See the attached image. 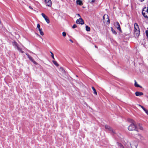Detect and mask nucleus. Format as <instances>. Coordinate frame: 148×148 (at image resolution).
<instances>
[{
    "label": "nucleus",
    "mask_w": 148,
    "mask_h": 148,
    "mask_svg": "<svg viewBox=\"0 0 148 148\" xmlns=\"http://www.w3.org/2000/svg\"><path fill=\"white\" fill-rule=\"evenodd\" d=\"M128 121L132 123L128 127V129L129 130L132 131L135 130L136 131V127L135 122L132 119H129Z\"/></svg>",
    "instance_id": "1"
},
{
    "label": "nucleus",
    "mask_w": 148,
    "mask_h": 148,
    "mask_svg": "<svg viewBox=\"0 0 148 148\" xmlns=\"http://www.w3.org/2000/svg\"><path fill=\"white\" fill-rule=\"evenodd\" d=\"M142 13L144 17L148 18V7H145L142 10Z\"/></svg>",
    "instance_id": "2"
},
{
    "label": "nucleus",
    "mask_w": 148,
    "mask_h": 148,
    "mask_svg": "<svg viewBox=\"0 0 148 148\" xmlns=\"http://www.w3.org/2000/svg\"><path fill=\"white\" fill-rule=\"evenodd\" d=\"M134 29H135V34H136L137 37L139 36L140 34L139 28L138 24L135 23L134 25Z\"/></svg>",
    "instance_id": "3"
},
{
    "label": "nucleus",
    "mask_w": 148,
    "mask_h": 148,
    "mask_svg": "<svg viewBox=\"0 0 148 148\" xmlns=\"http://www.w3.org/2000/svg\"><path fill=\"white\" fill-rule=\"evenodd\" d=\"M13 45L14 46L15 48H16L17 50L22 53H23L24 52L18 46V44L17 43L14 41L12 42Z\"/></svg>",
    "instance_id": "4"
},
{
    "label": "nucleus",
    "mask_w": 148,
    "mask_h": 148,
    "mask_svg": "<svg viewBox=\"0 0 148 148\" xmlns=\"http://www.w3.org/2000/svg\"><path fill=\"white\" fill-rule=\"evenodd\" d=\"M105 128L107 130L109 131V132L110 133H115V131L112 128L110 127L108 125H105Z\"/></svg>",
    "instance_id": "5"
},
{
    "label": "nucleus",
    "mask_w": 148,
    "mask_h": 148,
    "mask_svg": "<svg viewBox=\"0 0 148 148\" xmlns=\"http://www.w3.org/2000/svg\"><path fill=\"white\" fill-rule=\"evenodd\" d=\"M136 131L137 132H138V129L143 130V128L142 125L140 124V123L136 124Z\"/></svg>",
    "instance_id": "6"
},
{
    "label": "nucleus",
    "mask_w": 148,
    "mask_h": 148,
    "mask_svg": "<svg viewBox=\"0 0 148 148\" xmlns=\"http://www.w3.org/2000/svg\"><path fill=\"white\" fill-rule=\"evenodd\" d=\"M76 23L78 24H81L83 25L84 23V20L81 18H79V19H77L76 21Z\"/></svg>",
    "instance_id": "7"
},
{
    "label": "nucleus",
    "mask_w": 148,
    "mask_h": 148,
    "mask_svg": "<svg viewBox=\"0 0 148 148\" xmlns=\"http://www.w3.org/2000/svg\"><path fill=\"white\" fill-rule=\"evenodd\" d=\"M42 16L45 18V20L47 23H49L50 22L49 20L48 17L46 16L45 14L43 13L41 14Z\"/></svg>",
    "instance_id": "8"
},
{
    "label": "nucleus",
    "mask_w": 148,
    "mask_h": 148,
    "mask_svg": "<svg viewBox=\"0 0 148 148\" xmlns=\"http://www.w3.org/2000/svg\"><path fill=\"white\" fill-rule=\"evenodd\" d=\"M28 57L29 58V59L34 64H37V63L34 60L33 58L28 54L27 53L26 54Z\"/></svg>",
    "instance_id": "9"
},
{
    "label": "nucleus",
    "mask_w": 148,
    "mask_h": 148,
    "mask_svg": "<svg viewBox=\"0 0 148 148\" xmlns=\"http://www.w3.org/2000/svg\"><path fill=\"white\" fill-rule=\"evenodd\" d=\"M114 24L115 27L117 28V29L118 30H119V31L121 30V29L120 27V24L118 22H116L114 23Z\"/></svg>",
    "instance_id": "10"
},
{
    "label": "nucleus",
    "mask_w": 148,
    "mask_h": 148,
    "mask_svg": "<svg viewBox=\"0 0 148 148\" xmlns=\"http://www.w3.org/2000/svg\"><path fill=\"white\" fill-rule=\"evenodd\" d=\"M45 1L48 6L49 7L51 6L52 2L51 0H45Z\"/></svg>",
    "instance_id": "11"
},
{
    "label": "nucleus",
    "mask_w": 148,
    "mask_h": 148,
    "mask_svg": "<svg viewBox=\"0 0 148 148\" xmlns=\"http://www.w3.org/2000/svg\"><path fill=\"white\" fill-rule=\"evenodd\" d=\"M107 17V18L108 19L107 22L109 23H110V20L109 18V17L107 15H105L103 17V21L105 22L106 21L105 20V17Z\"/></svg>",
    "instance_id": "12"
},
{
    "label": "nucleus",
    "mask_w": 148,
    "mask_h": 148,
    "mask_svg": "<svg viewBox=\"0 0 148 148\" xmlns=\"http://www.w3.org/2000/svg\"><path fill=\"white\" fill-rule=\"evenodd\" d=\"M136 95L137 96H140L142 95H143V93L139 92H135Z\"/></svg>",
    "instance_id": "13"
},
{
    "label": "nucleus",
    "mask_w": 148,
    "mask_h": 148,
    "mask_svg": "<svg viewBox=\"0 0 148 148\" xmlns=\"http://www.w3.org/2000/svg\"><path fill=\"white\" fill-rule=\"evenodd\" d=\"M76 2L77 4L79 5H82V1L80 0H77Z\"/></svg>",
    "instance_id": "14"
},
{
    "label": "nucleus",
    "mask_w": 148,
    "mask_h": 148,
    "mask_svg": "<svg viewBox=\"0 0 148 148\" xmlns=\"http://www.w3.org/2000/svg\"><path fill=\"white\" fill-rule=\"evenodd\" d=\"M136 136H136V138H143V136H142V135L140 134H136Z\"/></svg>",
    "instance_id": "15"
},
{
    "label": "nucleus",
    "mask_w": 148,
    "mask_h": 148,
    "mask_svg": "<svg viewBox=\"0 0 148 148\" xmlns=\"http://www.w3.org/2000/svg\"><path fill=\"white\" fill-rule=\"evenodd\" d=\"M92 90H93V91H94V94H95V95H97V91H96L95 89L94 88V87L92 86Z\"/></svg>",
    "instance_id": "16"
},
{
    "label": "nucleus",
    "mask_w": 148,
    "mask_h": 148,
    "mask_svg": "<svg viewBox=\"0 0 148 148\" xmlns=\"http://www.w3.org/2000/svg\"><path fill=\"white\" fill-rule=\"evenodd\" d=\"M39 31L41 35L43 36L44 34L43 32L42 31V29H39Z\"/></svg>",
    "instance_id": "17"
},
{
    "label": "nucleus",
    "mask_w": 148,
    "mask_h": 148,
    "mask_svg": "<svg viewBox=\"0 0 148 148\" xmlns=\"http://www.w3.org/2000/svg\"><path fill=\"white\" fill-rule=\"evenodd\" d=\"M134 85L136 87H140L141 88V87L139 86L138 84L136 81V80H135V84H134Z\"/></svg>",
    "instance_id": "18"
},
{
    "label": "nucleus",
    "mask_w": 148,
    "mask_h": 148,
    "mask_svg": "<svg viewBox=\"0 0 148 148\" xmlns=\"http://www.w3.org/2000/svg\"><path fill=\"white\" fill-rule=\"evenodd\" d=\"M117 145L120 148L121 147H123V148H124V147L123 146V145L120 143H117Z\"/></svg>",
    "instance_id": "19"
},
{
    "label": "nucleus",
    "mask_w": 148,
    "mask_h": 148,
    "mask_svg": "<svg viewBox=\"0 0 148 148\" xmlns=\"http://www.w3.org/2000/svg\"><path fill=\"white\" fill-rule=\"evenodd\" d=\"M86 29L87 31H90V28L88 25L86 26Z\"/></svg>",
    "instance_id": "20"
},
{
    "label": "nucleus",
    "mask_w": 148,
    "mask_h": 148,
    "mask_svg": "<svg viewBox=\"0 0 148 148\" xmlns=\"http://www.w3.org/2000/svg\"><path fill=\"white\" fill-rule=\"evenodd\" d=\"M111 31L112 33L114 34H116V32L112 28H111Z\"/></svg>",
    "instance_id": "21"
},
{
    "label": "nucleus",
    "mask_w": 148,
    "mask_h": 148,
    "mask_svg": "<svg viewBox=\"0 0 148 148\" xmlns=\"http://www.w3.org/2000/svg\"><path fill=\"white\" fill-rule=\"evenodd\" d=\"M52 62L55 65L57 66H58V64L57 63V62L56 61H53Z\"/></svg>",
    "instance_id": "22"
},
{
    "label": "nucleus",
    "mask_w": 148,
    "mask_h": 148,
    "mask_svg": "<svg viewBox=\"0 0 148 148\" xmlns=\"http://www.w3.org/2000/svg\"><path fill=\"white\" fill-rule=\"evenodd\" d=\"M144 111L146 113V114L148 115V110L146 109H144Z\"/></svg>",
    "instance_id": "23"
},
{
    "label": "nucleus",
    "mask_w": 148,
    "mask_h": 148,
    "mask_svg": "<svg viewBox=\"0 0 148 148\" xmlns=\"http://www.w3.org/2000/svg\"><path fill=\"white\" fill-rule=\"evenodd\" d=\"M50 53L51 54V57H52V58H53V59H54V55H53V53L51 52V51H50Z\"/></svg>",
    "instance_id": "24"
},
{
    "label": "nucleus",
    "mask_w": 148,
    "mask_h": 148,
    "mask_svg": "<svg viewBox=\"0 0 148 148\" xmlns=\"http://www.w3.org/2000/svg\"><path fill=\"white\" fill-rule=\"evenodd\" d=\"M37 28L38 29H40V25L39 24H37Z\"/></svg>",
    "instance_id": "25"
},
{
    "label": "nucleus",
    "mask_w": 148,
    "mask_h": 148,
    "mask_svg": "<svg viewBox=\"0 0 148 148\" xmlns=\"http://www.w3.org/2000/svg\"><path fill=\"white\" fill-rule=\"evenodd\" d=\"M146 36L147 37V38L148 39V30H147L146 31Z\"/></svg>",
    "instance_id": "26"
},
{
    "label": "nucleus",
    "mask_w": 148,
    "mask_h": 148,
    "mask_svg": "<svg viewBox=\"0 0 148 148\" xmlns=\"http://www.w3.org/2000/svg\"><path fill=\"white\" fill-rule=\"evenodd\" d=\"M66 33L65 32H64L62 33V35L63 36L65 37L66 36Z\"/></svg>",
    "instance_id": "27"
},
{
    "label": "nucleus",
    "mask_w": 148,
    "mask_h": 148,
    "mask_svg": "<svg viewBox=\"0 0 148 148\" xmlns=\"http://www.w3.org/2000/svg\"><path fill=\"white\" fill-rule=\"evenodd\" d=\"M137 106L140 107L143 109V110H144V109H145V108L143 107L142 106L138 104V105H137Z\"/></svg>",
    "instance_id": "28"
},
{
    "label": "nucleus",
    "mask_w": 148,
    "mask_h": 148,
    "mask_svg": "<svg viewBox=\"0 0 148 148\" xmlns=\"http://www.w3.org/2000/svg\"><path fill=\"white\" fill-rule=\"evenodd\" d=\"M77 25L75 24L74 25L72 26L73 28H75L77 27Z\"/></svg>",
    "instance_id": "29"
},
{
    "label": "nucleus",
    "mask_w": 148,
    "mask_h": 148,
    "mask_svg": "<svg viewBox=\"0 0 148 148\" xmlns=\"http://www.w3.org/2000/svg\"><path fill=\"white\" fill-rule=\"evenodd\" d=\"M89 0V2L90 3L94 2L95 1V0Z\"/></svg>",
    "instance_id": "30"
},
{
    "label": "nucleus",
    "mask_w": 148,
    "mask_h": 148,
    "mask_svg": "<svg viewBox=\"0 0 148 148\" xmlns=\"http://www.w3.org/2000/svg\"><path fill=\"white\" fill-rule=\"evenodd\" d=\"M130 145L131 147V148H133V145H132L131 144H130Z\"/></svg>",
    "instance_id": "31"
},
{
    "label": "nucleus",
    "mask_w": 148,
    "mask_h": 148,
    "mask_svg": "<svg viewBox=\"0 0 148 148\" xmlns=\"http://www.w3.org/2000/svg\"><path fill=\"white\" fill-rule=\"evenodd\" d=\"M29 8L32 10L33 9V8L30 6H29Z\"/></svg>",
    "instance_id": "32"
},
{
    "label": "nucleus",
    "mask_w": 148,
    "mask_h": 148,
    "mask_svg": "<svg viewBox=\"0 0 148 148\" xmlns=\"http://www.w3.org/2000/svg\"><path fill=\"white\" fill-rule=\"evenodd\" d=\"M121 136L120 137V138H121V139L123 138V136L120 135Z\"/></svg>",
    "instance_id": "33"
},
{
    "label": "nucleus",
    "mask_w": 148,
    "mask_h": 148,
    "mask_svg": "<svg viewBox=\"0 0 148 148\" xmlns=\"http://www.w3.org/2000/svg\"><path fill=\"white\" fill-rule=\"evenodd\" d=\"M69 40L72 43H73V41L71 39H70Z\"/></svg>",
    "instance_id": "34"
},
{
    "label": "nucleus",
    "mask_w": 148,
    "mask_h": 148,
    "mask_svg": "<svg viewBox=\"0 0 148 148\" xmlns=\"http://www.w3.org/2000/svg\"><path fill=\"white\" fill-rule=\"evenodd\" d=\"M140 2H142L144 1V0H139Z\"/></svg>",
    "instance_id": "35"
},
{
    "label": "nucleus",
    "mask_w": 148,
    "mask_h": 148,
    "mask_svg": "<svg viewBox=\"0 0 148 148\" xmlns=\"http://www.w3.org/2000/svg\"><path fill=\"white\" fill-rule=\"evenodd\" d=\"M77 15L79 16L80 17V15L79 14H77Z\"/></svg>",
    "instance_id": "36"
},
{
    "label": "nucleus",
    "mask_w": 148,
    "mask_h": 148,
    "mask_svg": "<svg viewBox=\"0 0 148 148\" xmlns=\"http://www.w3.org/2000/svg\"><path fill=\"white\" fill-rule=\"evenodd\" d=\"M137 144L135 145V148H136Z\"/></svg>",
    "instance_id": "37"
},
{
    "label": "nucleus",
    "mask_w": 148,
    "mask_h": 148,
    "mask_svg": "<svg viewBox=\"0 0 148 148\" xmlns=\"http://www.w3.org/2000/svg\"><path fill=\"white\" fill-rule=\"evenodd\" d=\"M37 34V35H38V36H39L40 37H41V36H40L39 35H38V34Z\"/></svg>",
    "instance_id": "38"
},
{
    "label": "nucleus",
    "mask_w": 148,
    "mask_h": 148,
    "mask_svg": "<svg viewBox=\"0 0 148 148\" xmlns=\"http://www.w3.org/2000/svg\"><path fill=\"white\" fill-rule=\"evenodd\" d=\"M61 69H62V70L63 71V68H61Z\"/></svg>",
    "instance_id": "39"
},
{
    "label": "nucleus",
    "mask_w": 148,
    "mask_h": 148,
    "mask_svg": "<svg viewBox=\"0 0 148 148\" xmlns=\"http://www.w3.org/2000/svg\"><path fill=\"white\" fill-rule=\"evenodd\" d=\"M95 47H97V46H95Z\"/></svg>",
    "instance_id": "40"
},
{
    "label": "nucleus",
    "mask_w": 148,
    "mask_h": 148,
    "mask_svg": "<svg viewBox=\"0 0 148 148\" xmlns=\"http://www.w3.org/2000/svg\"><path fill=\"white\" fill-rule=\"evenodd\" d=\"M123 148V147H121V148Z\"/></svg>",
    "instance_id": "41"
}]
</instances>
